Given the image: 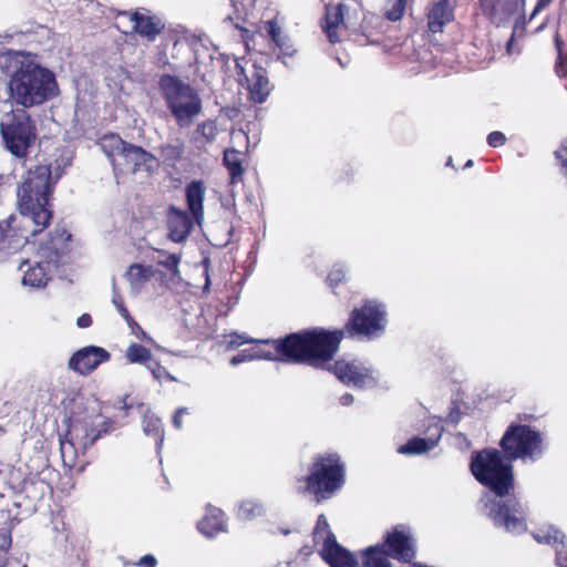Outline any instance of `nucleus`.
Segmentation results:
<instances>
[{
  "label": "nucleus",
  "instance_id": "nucleus-54",
  "mask_svg": "<svg viewBox=\"0 0 567 567\" xmlns=\"http://www.w3.org/2000/svg\"><path fill=\"white\" fill-rule=\"evenodd\" d=\"M551 2L553 0H537L536 6L529 17V21L533 20L540 11L546 9Z\"/></svg>",
  "mask_w": 567,
  "mask_h": 567
},
{
  "label": "nucleus",
  "instance_id": "nucleus-23",
  "mask_svg": "<svg viewBox=\"0 0 567 567\" xmlns=\"http://www.w3.org/2000/svg\"><path fill=\"white\" fill-rule=\"evenodd\" d=\"M132 21L134 22L135 32L150 41H154L164 29L161 20L138 12L132 16Z\"/></svg>",
  "mask_w": 567,
  "mask_h": 567
},
{
  "label": "nucleus",
  "instance_id": "nucleus-13",
  "mask_svg": "<svg viewBox=\"0 0 567 567\" xmlns=\"http://www.w3.org/2000/svg\"><path fill=\"white\" fill-rule=\"evenodd\" d=\"M111 354L101 347L87 346L78 350L69 360V368L82 375L95 370L101 363L109 361Z\"/></svg>",
  "mask_w": 567,
  "mask_h": 567
},
{
  "label": "nucleus",
  "instance_id": "nucleus-40",
  "mask_svg": "<svg viewBox=\"0 0 567 567\" xmlns=\"http://www.w3.org/2000/svg\"><path fill=\"white\" fill-rule=\"evenodd\" d=\"M184 153L183 143L178 142L176 144H164L161 146V155L165 162L175 163L181 159Z\"/></svg>",
  "mask_w": 567,
  "mask_h": 567
},
{
  "label": "nucleus",
  "instance_id": "nucleus-61",
  "mask_svg": "<svg viewBox=\"0 0 567 567\" xmlns=\"http://www.w3.org/2000/svg\"><path fill=\"white\" fill-rule=\"evenodd\" d=\"M81 422H86L89 424V432H90V436L92 437L95 433H96V427H95V422L94 420L90 416V417H86V419H80Z\"/></svg>",
  "mask_w": 567,
  "mask_h": 567
},
{
  "label": "nucleus",
  "instance_id": "nucleus-64",
  "mask_svg": "<svg viewBox=\"0 0 567 567\" xmlns=\"http://www.w3.org/2000/svg\"><path fill=\"white\" fill-rule=\"evenodd\" d=\"M474 165V162L473 159H468L465 164H464V168H470Z\"/></svg>",
  "mask_w": 567,
  "mask_h": 567
},
{
  "label": "nucleus",
  "instance_id": "nucleus-55",
  "mask_svg": "<svg viewBox=\"0 0 567 567\" xmlns=\"http://www.w3.org/2000/svg\"><path fill=\"white\" fill-rule=\"evenodd\" d=\"M186 408H179L176 410V412L173 415V425L179 430L183 426L182 417L186 413Z\"/></svg>",
  "mask_w": 567,
  "mask_h": 567
},
{
  "label": "nucleus",
  "instance_id": "nucleus-19",
  "mask_svg": "<svg viewBox=\"0 0 567 567\" xmlns=\"http://www.w3.org/2000/svg\"><path fill=\"white\" fill-rule=\"evenodd\" d=\"M123 161L132 167L133 172H151L157 165L156 157L143 147L127 143L124 150Z\"/></svg>",
  "mask_w": 567,
  "mask_h": 567
},
{
  "label": "nucleus",
  "instance_id": "nucleus-3",
  "mask_svg": "<svg viewBox=\"0 0 567 567\" xmlns=\"http://www.w3.org/2000/svg\"><path fill=\"white\" fill-rule=\"evenodd\" d=\"M343 337L342 330L329 331L313 328L258 342L271 344L278 355V361L323 369L339 350Z\"/></svg>",
  "mask_w": 567,
  "mask_h": 567
},
{
  "label": "nucleus",
  "instance_id": "nucleus-11",
  "mask_svg": "<svg viewBox=\"0 0 567 567\" xmlns=\"http://www.w3.org/2000/svg\"><path fill=\"white\" fill-rule=\"evenodd\" d=\"M483 14L495 25H506L514 18V29L526 24L524 10L525 0H480Z\"/></svg>",
  "mask_w": 567,
  "mask_h": 567
},
{
  "label": "nucleus",
  "instance_id": "nucleus-17",
  "mask_svg": "<svg viewBox=\"0 0 567 567\" xmlns=\"http://www.w3.org/2000/svg\"><path fill=\"white\" fill-rule=\"evenodd\" d=\"M35 54H32L27 51H16L11 49H2L0 50V70L2 73L10 76V80L22 72L25 69L28 63L35 58Z\"/></svg>",
  "mask_w": 567,
  "mask_h": 567
},
{
  "label": "nucleus",
  "instance_id": "nucleus-58",
  "mask_svg": "<svg viewBox=\"0 0 567 567\" xmlns=\"http://www.w3.org/2000/svg\"><path fill=\"white\" fill-rule=\"evenodd\" d=\"M79 328H89L92 324V318L89 313H83L76 320Z\"/></svg>",
  "mask_w": 567,
  "mask_h": 567
},
{
  "label": "nucleus",
  "instance_id": "nucleus-51",
  "mask_svg": "<svg viewBox=\"0 0 567 567\" xmlns=\"http://www.w3.org/2000/svg\"><path fill=\"white\" fill-rule=\"evenodd\" d=\"M131 328V331L133 334H135L138 339L142 340H151V338L147 337L146 332L141 328V326L134 320V323H127Z\"/></svg>",
  "mask_w": 567,
  "mask_h": 567
},
{
  "label": "nucleus",
  "instance_id": "nucleus-60",
  "mask_svg": "<svg viewBox=\"0 0 567 567\" xmlns=\"http://www.w3.org/2000/svg\"><path fill=\"white\" fill-rule=\"evenodd\" d=\"M339 401L341 405L349 406L354 402V398L350 393H344L340 396Z\"/></svg>",
  "mask_w": 567,
  "mask_h": 567
},
{
  "label": "nucleus",
  "instance_id": "nucleus-43",
  "mask_svg": "<svg viewBox=\"0 0 567 567\" xmlns=\"http://www.w3.org/2000/svg\"><path fill=\"white\" fill-rule=\"evenodd\" d=\"M112 302L115 306L117 312L120 316L127 322V323H134V319L131 317L130 312L124 306L122 296L116 289L115 280L113 279V286H112Z\"/></svg>",
  "mask_w": 567,
  "mask_h": 567
},
{
  "label": "nucleus",
  "instance_id": "nucleus-1",
  "mask_svg": "<svg viewBox=\"0 0 567 567\" xmlns=\"http://www.w3.org/2000/svg\"><path fill=\"white\" fill-rule=\"evenodd\" d=\"M506 455L496 449H484L471 456L470 471L475 480L491 493L481 497L482 513L496 528L511 534H522L527 529L523 504L514 496L513 466Z\"/></svg>",
  "mask_w": 567,
  "mask_h": 567
},
{
  "label": "nucleus",
  "instance_id": "nucleus-62",
  "mask_svg": "<svg viewBox=\"0 0 567 567\" xmlns=\"http://www.w3.org/2000/svg\"><path fill=\"white\" fill-rule=\"evenodd\" d=\"M204 264H205V266L207 267V265H208V260L206 259V260L204 261ZM205 277H206V279H205V285H204V287H203V291H204V292H207V291L209 290V286H210V278H209V275H208V270H207V269L205 270Z\"/></svg>",
  "mask_w": 567,
  "mask_h": 567
},
{
  "label": "nucleus",
  "instance_id": "nucleus-52",
  "mask_svg": "<svg viewBox=\"0 0 567 567\" xmlns=\"http://www.w3.org/2000/svg\"><path fill=\"white\" fill-rule=\"evenodd\" d=\"M556 550V564L560 567H567V550L558 547Z\"/></svg>",
  "mask_w": 567,
  "mask_h": 567
},
{
  "label": "nucleus",
  "instance_id": "nucleus-16",
  "mask_svg": "<svg viewBox=\"0 0 567 567\" xmlns=\"http://www.w3.org/2000/svg\"><path fill=\"white\" fill-rule=\"evenodd\" d=\"M81 434H78L74 431V419L70 420L69 429L64 436H60V452L63 465L68 468H73L75 466V461L79 453L84 454L87 449L82 446Z\"/></svg>",
  "mask_w": 567,
  "mask_h": 567
},
{
  "label": "nucleus",
  "instance_id": "nucleus-21",
  "mask_svg": "<svg viewBox=\"0 0 567 567\" xmlns=\"http://www.w3.org/2000/svg\"><path fill=\"white\" fill-rule=\"evenodd\" d=\"M186 204L189 214L200 225L204 220L205 186L202 181H192L185 189Z\"/></svg>",
  "mask_w": 567,
  "mask_h": 567
},
{
  "label": "nucleus",
  "instance_id": "nucleus-34",
  "mask_svg": "<svg viewBox=\"0 0 567 567\" xmlns=\"http://www.w3.org/2000/svg\"><path fill=\"white\" fill-rule=\"evenodd\" d=\"M223 162L230 175V182L236 183L244 174L240 153L235 148H227L224 152Z\"/></svg>",
  "mask_w": 567,
  "mask_h": 567
},
{
  "label": "nucleus",
  "instance_id": "nucleus-47",
  "mask_svg": "<svg viewBox=\"0 0 567 567\" xmlns=\"http://www.w3.org/2000/svg\"><path fill=\"white\" fill-rule=\"evenodd\" d=\"M254 360L252 349L243 350L230 359L231 365H238L244 362Z\"/></svg>",
  "mask_w": 567,
  "mask_h": 567
},
{
  "label": "nucleus",
  "instance_id": "nucleus-49",
  "mask_svg": "<svg viewBox=\"0 0 567 567\" xmlns=\"http://www.w3.org/2000/svg\"><path fill=\"white\" fill-rule=\"evenodd\" d=\"M266 30L274 42H276L277 40H279L280 38L284 37V35H281L280 28L278 27L277 22H275V21H268L266 24Z\"/></svg>",
  "mask_w": 567,
  "mask_h": 567
},
{
  "label": "nucleus",
  "instance_id": "nucleus-46",
  "mask_svg": "<svg viewBox=\"0 0 567 567\" xmlns=\"http://www.w3.org/2000/svg\"><path fill=\"white\" fill-rule=\"evenodd\" d=\"M506 140L505 134L499 131L491 132L487 135V144L494 148L503 146L506 143Z\"/></svg>",
  "mask_w": 567,
  "mask_h": 567
},
{
  "label": "nucleus",
  "instance_id": "nucleus-8",
  "mask_svg": "<svg viewBox=\"0 0 567 567\" xmlns=\"http://www.w3.org/2000/svg\"><path fill=\"white\" fill-rule=\"evenodd\" d=\"M388 308L379 299H365L362 305L354 308L346 323V330L350 338L362 341L380 339L388 327Z\"/></svg>",
  "mask_w": 567,
  "mask_h": 567
},
{
  "label": "nucleus",
  "instance_id": "nucleus-37",
  "mask_svg": "<svg viewBox=\"0 0 567 567\" xmlns=\"http://www.w3.org/2000/svg\"><path fill=\"white\" fill-rule=\"evenodd\" d=\"M554 43L561 63L564 60H567V19L559 21Z\"/></svg>",
  "mask_w": 567,
  "mask_h": 567
},
{
  "label": "nucleus",
  "instance_id": "nucleus-33",
  "mask_svg": "<svg viewBox=\"0 0 567 567\" xmlns=\"http://www.w3.org/2000/svg\"><path fill=\"white\" fill-rule=\"evenodd\" d=\"M142 426L144 434L154 437L156 446L159 449L164 441V429L161 419L155 414L147 412L143 416Z\"/></svg>",
  "mask_w": 567,
  "mask_h": 567
},
{
  "label": "nucleus",
  "instance_id": "nucleus-57",
  "mask_svg": "<svg viewBox=\"0 0 567 567\" xmlns=\"http://www.w3.org/2000/svg\"><path fill=\"white\" fill-rule=\"evenodd\" d=\"M156 563V558L153 555H145L140 559L137 565L141 567H155Z\"/></svg>",
  "mask_w": 567,
  "mask_h": 567
},
{
  "label": "nucleus",
  "instance_id": "nucleus-6",
  "mask_svg": "<svg viewBox=\"0 0 567 567\" xmlns=\"http://www.w3.org/2000/svg\"><path fill=\"white\" fill-rule=\"evenodd\" d=\"M302 481L306 483L303 492L313 495L318 504L330 499L346 483V470L340 455L328 453L317 456Z\"/></svg>",
  "mask_w": 567,
  "mask_h": 567
},
{
  "label": "nucleus",
  "instance_id": "nucleus-30",
  "mask_svg": "<svg viewBox=\"0 0 567 567\" xmlns=\"http://www.w3.org/2000/svg\"><path fill=\"white\" fill-rule=\"evenodd\" d=\"M362 567H390L389 555L384 545L377 544L360 551Z\"/></svg>",
  "mask_w": 567,
  "mask_h": 567
},
{
  "label": "nucleus",
  "instance_id": "nucleus-2",
  "mask_svg": "<svg viewBox=\"0 0 567 567\" xmlns=\"http://www.w3.org/2000/svg\"><path fill=\"white\" fill-rule=\"evenodd\" d=\"M71 165V156L62 152L53 161L30 168L22 183L18 186L17 196L20 213L34 225L31 235H37L47 228L52 218L49 209L53 186Z\"/></svg>",
  "mask_w": 567,
  "mask_h": 567
},
{
  "label": "nucleus",
  "instance_id": "nucleus-24",
  "mask_svg": "<svg viewBox=\"0 0 567 567\" xmlns=\"http://www.w3.org/2000/svg\"><path fill=\"white\" fill-rule=\"evenodd\" d=\"M181 255L178 254H169L166 251L159 252V259L157 260V265L166 268L169 271V276L167 277L163 272H161L162 282L169 287V285H178L182 282V274L179 270Z\"/></svg>",
  "mask_w": 567,
  "mask_h": 567
},
{
  "label": "nucleus",
  "instance_id": "nucleus-14",
  "mask_svg": "<svg viewBox=\"0 0 567 567\" xmlns=\"http://www.w3.org/2000/svg\"><path fill=\"white\" fill-rule=\"evenodd\" d=\"M168 238L174 243H184L192 229L194 228L195 219L189 216L184 209L171 205L166 214Z\"/></svg>",
  "mask_w": 567,
  "mask_h": 567
},
{
  "label": "nucleus",
  "instance_id": "nucleus-39",
  "mask_svg": "<svg viewBox=\"0 0 567 567\" xmlns=\"http://www.w3.org/2000/svg\"><path fill=\"white\" fill-rule=\"evenodd\" d=\"M330 535H334V534L330 530L328 519L323 514H320L318 516L316 527L313 530V539L316 543L321 542L322 546H326L328 538H330L329 537Z\"/></svg>",
  "mask_w": 567,
  "mask_h": 567
},
{
  "label": "nucleus",
  "instance_id": "nucleus-5",
  "mask_svg": "<svg viewBox=\"0 0 567 567\" xmlns=\"http://www.w3.org/2000/svg\"><path fill=\"white\" fill-rule=\"evenodd\" d=\"M158 90L178 127H189L202 113L203 103L198 92L178 76L161 75Z\"/></svg>",
  "mask_w": 567,
  "mask_h": 567
},
{
  "label": "nucleus",
  "instance_id": "nucleus-38",
  "mask_svg": "<svg viewBox=\"0 0 567 567\" xmlns=\"http://www.w3.org/2000/svg\"><path fill=\"white\" fill-rule=\"evenodd\" d=\"M409 0H386L384 17L391 22L400 21L406 10Z\"/></svg>",
  "mask_w": 567,
  "mask_h": 567
},
{
  "label": "nucleus",
  "instance_id": "nucleus-36",
  "mask_svg": "<svg viewBox=\"0 0 567 567\" xmlns=\"http://www.w3.org/2000/svg\"><path fill=\"white\" fill-rule=\"evenodd\" d=\"M152 357V351L138 343H132L126 350V359L130 363H151Z\"/></svg>",
  "mask_w": 567,
  "mask_h": 567
},
{
  "label": "nucleus",
  "instance_id": "nucleus-12",
  "mask_svg": "<svg viewBox=\"0 0 567 567\" xmlns=\"http://www.w3.org/2000/svg\"><path fill=\"white\" fill-rule=\"evenodd\" d=\"M384 548L388 555L396 560L409 563L415 557L414 542L409 527L398 525L384 537Z\"/></svg>",
  "mask_w": 567,
  "mask_h": 567
},
{
  "label": "nucleus",
  "instance_id": "nucleus-25",
  "mask_svg": "<svg viewBox=\"0 0 567 567\" xmlns=\"http://www.w3.org/2000/svg\"><path fill=\"white\" fill-rule=\"evenodd\" d=\"M343 8L344 6L339 3L337 6H330L326 9L324 23L322 29L331 43L340 41L338 35V27L343 22Z\"/></svg>",
  "mask_w": 567,
  "mask_h": 567
},
{
  "label": "nucleus",
  "instance_id": "nucleus-35",
  "mask_svg": "<svg viewBox=\"0 0 567 567\" xmlns=\"http://www.w3.org/2000/svg\"><path fill=\"white\" fill-rule=\"evenodd\" d=\"M265 514L264 504L256 499L243 501L237 509V516L243 520H251Z\"/></svg>",
  "mask_w": 567,
  "mask_h": 567
},
{
  "label": "nucleus",
  "instance_id": "nucleus-20",
  "mask_svg": "<svg viewBox=\"0 0 567 567\" xmlns=\"http://www.w3.org/2000/svg\"><path fill=\"white\" fill-rule=\"evenodd\" d=\"M197 529L207 538H214L227 530L224 513L212 505L207 506L206 515L197 523Z\"/></svg>",
  "mask_w": 567,
  "mask_h": 567
},
{
  "label": "nucleus",
  "instance_id": "nucleus-56",
  "mask_svg": "<svg viewBox=\"0 0 567 567\" xmlns=\"http://www.w3.org/2000/svg\"><path fill=\"white\" fill-rule=\"evenodd\" d=\"M14 217L10 216L9 218L0 221V239H3L7 236V233L10 230L11 227V220H13Z\"/></svg>",
  "mask_w": 567,
  "mask_h": 567
},
{
  "label": "nucleus",
  "instance_id": "nucleus-28",
  "mask_svg": "<svg viewBox=\"0 0 567 567\" xmlns=\"http://www.w3.org/2000/svg\"><path fill=\"white\" fill-rule=\"evenodd\" d=\"M111 420H104L100 424L95 425L96 433L91 437L89 432V424L81 422L79 417H74V431L78 436L81 434V444L84 449L92 446L103 434L111 432Z\"/></svg>",
  "mask_w": 567,
  "mask_h": 567
},
{
  "label": "nucleus",
  "instance_id": "nucleus-44",
  "mask_svg": "<svg viewBox=\"0 0 567 567\" xmlns=\"http://www.w3.org/2000/svg\"><path fill=\"white\" fill-rule=\"evenodd\" d=\"M347 278V268L344 265H334L331 271L328 275V282L331 287H337L339 284L343 282Z\"/></svg>",
  "mask_w": 567,
  "mask_h": 567
},
{
  "label": "nucleus",
  "instance_id": "nucleus-42",
  "mask_svg": "<svg viewBox=\"0 0 567 567\" xmlns=\"http://www.w3.org/2000/svg\"><path fill=\"white\" fill-rule=\"evenodd\" d=\"M276 47L279 49V54L277 56L278 60H281L285 65H288V63L284 60L285 58H291L295 55L297 50L293 47L292 41L290 38L284 35L279 40L275 42Z\"/></svg>",
  "mask_w": 567,
  "mask_h": 567
},
{
  "label": "nucleus",
  "instance_id": "nucleus-29",
  "mask_svg": "<svg viewBox=\"0 0 567 567\" xmlns=\"http://www.w3.org/2000/svg\"><path fill=\"white\" fill-rule=\"evenodd\" d=\"M52 262L50 260L47 261H35L33 266L29 267L25 270L22 284L24 286H31L35 288L44 287L48 281V271L51 269ZM55 267V265H53Z\"/></svg>",
  "mask_w": 567,
  "mask_h": 567
},
{
  "label": "nucleus",
  "instance_id": "nucleus-45",
  "mask_svg": "<svg viewBox=\"0 0 567 567\" xmlns=\"http://www.w3.org/2000/svg\"><path fill=\"white\" fill-rule=\"evenodd\" d=\"M147 369L153 374L154 379L161 381L163 378L168 379L169 381H176V378L173 377L165 367H162L158 362H151L147 365Z\"/></svg>",
  "mask_w": 567,
  "mask_h": 567
},
{
  "label": "nucleus",
  "instance_id": "nucleus-48",
  "mask_svg": "<svg viewBox=\"0 0 567 567\" xmlns=\"http://www.w3.org/2000/svg\"><path fill=\"white\" fill-rule=\"evenodd\" d=\"M555 157L559 162L563 173L567 175V145H561L555 152Z\"/></svg>",
  "mask_w": 567,
  "mask_h": 567
},
{
  "label": "nucleus",
  "instance_id": "nucleus-26",
  "mask_svg": "<svg viewBox=\"0 0 567 567\" xmlns=\"http://www.w3.org/2000/svg\"><path fill=\"white\" fill-rule=\"evenodd\" d=\"M157 274L152 266L133 264L128 267L125 276L130 282L133 293H138L142 287Z\"/></svg>",
  "mask_w": 567,
  "mask_h": 567
},
{
  "label": "nucleus",
  "instance_id": "nucleus-53",
  "mask_svg": "<svg viewBox=\"0 0 567 567\" xmlns=\"http://www.w3.org/2000/svg\"><path fill=\"white\" fill-rule=\"evenodd\" d=\"M230 340H229V347L233 348V347H239L241 344H245V343H249V342H254V340L251 339H246L244 338L243 336H239L237 333H234L230 336Z\"/></svg>",
  "mask_w": 567,
  "mask_h": 567
},
{
  "label": "nucleus",
  "instance_id": "nucleus-4",
  "mask_svg": "<svg viewBox=\"0 0 567 567\" xmlns=\"http://www.w3.org/2000/svg\"><path fill=\"white\" fill-rule=\"evenodd\" d=\"M12 100L23 107L41 105L59 94L54 73L41 65L35 56L9 82Z\"/></svg>",
  "mask_w": 567,
  "mask_h": 567
},
{
  "label": "nucleus",
  "instance_id": "nucleus-59",
  "mask_svg": "<svg viewBox=\"0 0 567 567\" xmlns=\"http://www.w3.org/2000/svg\"><path fill=\"white\" fill-rule=\"evenodd\" d=\"M567 60H564L561 63L559 61V58L557 56V61H556V64H555V70H556V73L558 76H566L567 75V70H566V66H565V62Z\"/></svg>",
  "mask_w": 567,
  "mask_h": 567
},
{
  "label": "nucleus",
  "instance_id": "nucleus-9",
  "mask_svg": "<svg viewBox=\"0 0 567 567\" xmlns=\"http://www.w3.org/2000/svg\"><path fill=\"white\" fill-rule=\"evenodd\" d=\"M0 131L6 148L19 158L28 155L29 148L37 140L35 122L23 109L7 115L0 124Z\"/></svg>",
  "mask_w": 567,
  "mask_h": 567
},
{
  "label": "nucleus",
  "instance_id": "nucleus-15",
  "mask_svg": "<svg viewBox=\"0 0 567 567\" xmlns=\"http://www.w3.org/2000/svg\"><path fill=\"white\" fill-rule=\"evenodd\" d=\"M327 545L322 546L319 554L330 567H358L357 557L341 546L334 535H330Z\"/></svg>",
  "mask_w": 567,
  "mask_h": 567
},
{
  "label": "nucleus",
  "instance_id": "nucleus-32",
  "mask_svg": "<svg viewBox=\"0 0 567 567\" xmlns=\"http://www.w3.org/2000/svg\"><path fill=\"white\" fill-rule=\"evenodd\" d=\"M102 152L113 162L115 156H123L127 142L121 138L118 134H106L99 142Z\"/></svg>",
  "mask_w": 567,
  "mask_h": 567
},
{
  "label": "nucleus",
  "instance_id": "nucleus-63",
  "mask_svg": "<svg viewBox=\"0 0 567 567\" xmlns=\"http://www.w3.org/2000/svg\"><path fill=\"white\" fill-rule=\"evenodd\" d=\"M517 29H514V31H516ZM514 34L515 32H513L512 37L509 38V40L507 41V44H506V50L508 53L512 52V47H513V42H514Z\"/></svg>",
  "mask_w": 567,
  "mask_h": 567
},
{
  "label": "nucleus",
  "instance_id": "nucleus-27",
  "mask_svg": "<svg viewBox=\"0 0 567 567\" xmlns=\"http://www.w3.org/2000/svg\"><path fill=\"white\" fill-rule=\"evenodd\" d=\"M534 539L539 544L550 545L555 549L567 547V536L555 525H546L533 533Z\"/></svg>",
  "mask_w": 567,
  "mask_h": 567
},
{
  "label": "nucleus",
  "instance_id": "nucleus-31",
  "mask_svg": "<svg viewBox=\"0 0 567 567\" xmlns=\"http://www.w3.org/2000/svg\"><path fill=\"white\" fill-rule=\"evenodd\" d=\"M440 437H441V432L439 430H437V435L434 439H432V437L424 439V437L414 436V437L408 440V442L405 444L401 445L398 449V452L400 454H404V455L423 454V453L432 450L434 446H436Z\"/></svg>",
  "mask_w": 567,
  "mask_h": 567
},
{
  "label": "nucleus",
  "instance_id": "nucleus-22",
  "mask_svg": "<svg viewBox=\"0 0 567 567\" xmlns=\"http://www.w3.org/2000/svg\"><path fill=\"white\" fill-rule=\"evenodd\" d=\"M248 81V89L251 100L255 103H264L271 91L266 70L261 68L255 69Z\"/></svg>",
  "mask_w": 567,
  "mask_h": 567
},
{
  "label": "nucleus",
  "instance_id": "nucleus-50",
  "mask_svg": "<svg viewBox=\"0 0 567 567\" xmlns=\"http://www.w3.org/2000/svg\"><path fill=\"white\" fill-rule=\"evenodd\" d=\"M252 355L254 360L256 359H264V360H278V357H276L271 351H266L262 349H252Z\"/></svg>",
  "mask_w": 567,
  "mask_h": 567
},
{
  "label": "nucleus",
  "instance_id": "nucleus-7",
  "mask_svg": "<svg viewBox=\"0 0 567 567\" xmlns=\"http://www.w3.org/2000/svg\"><path fill=\"white\" fill-rule=\"evenodd\" d=\"M499 446L509 461L536 462L545 455L548 443L545 434L535 427L512 423L503 434Z\"/></svg>",
  "mask_w": 567,
  "mask_h": 567
},
{
  "label": "nucleus",
  "instance_id": "nucleus-18",
  "mask_svg": "<svg viewBox=\"0 0 567 567\" xmlns=\"http://www.w3.org/2000/svg\"><path fill=\"white\" fill-rule=\"evenodd\" d=\"M456 0H437L427 13V27L433 33L442 32L443 28L454 19Z\"/></svg>",
  "mask_w": 567,
  "mask_h": 567
},
{
  "label": "nucleus",
  "instance_id": "nucleus-41",
  "mask_svg": "<svg viewBox=\"0 0 567 567\" xmlns=\"http://www.w3.org/2000/svg\"><path fill=\"white\" fill-rule=\"evenodd\" d=\"M217 126L212 120L205 121L197 125L196 134L200 135L205 143H213L217 137Z\"/></svg>",
  "mask_w": 567,
  "mask_h": 567
},
{
  "label": "nucleus",
  "instance_id": "nucleus-10",
  "mask_svg": "<svg viewBox=\"0 0 567 567\" xmlns=\"http://www.w3.org/2000/svg\"><path fill=\"white\" fill-rule=\"evenodd\" d=\"M346 385L358 389L372 388L378 380L373 374L372 368L358 359H340L333 364L326 363V368Z\"/></svg>",
  "mask_w": 567,
  "mask_h": 567
}]
</instances>
